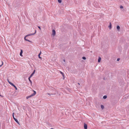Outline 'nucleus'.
I'll list each match as a JSON object with an SVG mask.
<instances>
[{"label": "nucleus", "mask_w": 129, "mask_h": 129, "mask_svg": "<svg viewBox=\"0 0 129 129\" xmlns=\"http://www.w3.org/2000/svg\"><path fill=\"white\" fill-rule=\"evenodd\" d=\"M36 33V31H35V32L34 33L30 34L27 35H26L24 37V40H25L26 41H28L30 42H32L31 41H30L29 40L26 39V38L28 36L33 35H34Z\"/></svg>", "instance_id": "f257e3e1"}, {"label": "nucleus", "mask_w": 129, "mask_h": 129, "mask_svg": "<svg viewBox=\"0 0 129 129\" xmlns=\"http://www.w3.org/2000/svg\"><path fill=\"white\" fill-rule=\"evenodd\" d=\"M34 91V93L31 94V95H29L28 96L26 97V99H29V98H30L32 96H34L36 94V92L34 90H33Z\"/></svg>", "instance_id": "f03ea898"}, {"label": "nucleus", "mask_w": 129, "mask_h": 129, "mask_svg": "<svg viewBox=\"0 0 129 129\" xmlns=\"http://www.w3.org/2000/svg\"><path fill=\"white\" fill-rule=\"evenodd\" d=\"M87 125L85 123H84V129H87Z\"/></svg>", "instance_id": "7ed1b4c3"}, {"label": "nucleus", "mask_w": 129, "mask_h": 129, "mask_svg": "<svg viewBox=\"0 0 129 129\" xmlns=\"http://www.w3.org/2000/svg\"><path fill=\"white\" fill-rule=\"evenodd\" d=\"M55 31L53 29L52 30V35L53 36H54L55 35Z\"/></svg>", "instance_id": "20e7f679"}, {"label": "nucleus", "mask_w": 129, "mask_h": 129, "mask_svg": "<svg viewBox=\"0 0 129 129\" xmlns=\"http://www.w3.org/2000/svg\"><path fill=\"white\" fill-rule=\"evenodd\" d=\"M22 53H23L22 50V49H21V51H20V55L21 56H22Z\"/></svg>", "instance_id": "39448f33"}, {"label": "nucleus", "mask_w": 129, "mask_h": 129, "mask_svg": "<svg viewBox=\"0 0 129 129\" xmlns=\"http://www.w3.org/2000/svg\"><path fill=\"white\" fill-rule=\"evenodd\" d=\"M41 51H40V53H39V54L38 55V57H39L40 58V59H41L42 58L41 57H40V55H41Z\"/></svg>", "instance_id": "423d86ee"}, {"label": "nucleus", "mask_w": 129, "mask_h": 129, "mask_svg": "<svg viewBox=\"0 0 129 129\" xmlns=\"http://www.w3.org/2000/svg\"><path fill=\"white\" fill-rule=\"evenodd\" d=\"M108 27H109L110 29H111L112 28V25L111 23L110 22V25Z\"/></svg>", "instance_id": "0eeeda50"}, {"label": "nucleus", "mask_w": 129, "mask_h": 129, "mask_svg": "<svg viewBox=\"0 0 129 129\" xmlns=\"http://www.w3.org/2000/svg\"><path fill=\"white\" fill-rule=\"evenodd\" d=\"M101 59V57H99V58L98 59V62H100Z\"/></svg>", "instance_id": "6e6552de"}, {"label": "nucleus", "mask_w": 129, "mask_h": 129, "mask_svg": "<svg viewBox=\"0 0 129 129\" xmlns=\"http://www.w3.org/2000/svg\"><path fill=\"white\" fill-rule=\"evenodd\" d=\"M14 120L16 121V122L18 124H19V122L18 120L16 118L14 119Z\"/></svg>", "instance_id": "1a4fd4ad"}, {"label": "nucleus", "mask_w": 129, "mask_h": 129, "mask_svg": "<svg viewBox=\"0 0 129 129\" xmlns=\"http://www.w3.org/2000/svg\"><path fill=\"white\" fill-rule=\"evenodd\" d=\"M117 28L119 31L120 30V27L119 25H117Z\"/></svg>", "instance_id": "9d476101"}, {"label": "nucleus", "mask_w": 129, "mask_h": 129, "mask_svg": "<svg viewBox=\"0 0 129 129\" xmlns=\"http://www.w3.org/2000/svg\"><path fill=\"white\" fill-rule=\"evenodd\" d=\"M9 83L12 86H14V85L11 82H9Z\"/></svg>", "instance_id": "9b49d317"}, {"label": "nucleus", "mask_w": 129, "mask_h": 129, "mask_svg": "<svg viewBox=\"0 0 129 129\" xmlns=\"http://www.w3.org/2000/svg\"><path fill=\"white\" fill-rule=\"evenodd\" d=\"M30 78H28V80H29V81L30 82V83L31 84L32 83V81H31V80H30Z\"/></svg>", "instance_id": "f8f14e48"}, {"label": "nucleus", "mask_w": 129, "mask_h": 129, "mask_svg": "<svg viewBox=\"0 0 129 129\" xmlns=\"http://www.w3.org/2000/svg\"><path fill=\"white\" fill-rule=\"evenodd\" d=\"M60 73H61V74H62V75L63 77H64V75L63 73L62 72H61V71H60Z\"/></svg>", "instance_id": "ddd939ff"}, {"label": "nucleus", "mask_w": 129, "mask_h": 129, "mask_svg": "<svg viewBox=\"0 0 129 129\" xmlns=\"http://www.w3.org/2000/svg\"><path fill=\"white\" fill-rule=\"evenodd\" d=\"M101 107L102 109H103L104 108V106L102 105H101Z\"/></svg>", "instance_id": "4468645a"}, {"label": "nucleus", "mask_w": 129, "mask_h": 129, "mask_svg": "<svg viewBox=\"0 0 129 129\" xmlns=\"http://www.w3.org/2000/svg\"><path fill=\"white\" fill-rule=\"evenodd\" d=\"M107 98V96L106 95H104L103 97V98L105 99H106Z\"/></svg>", "instance_id": "2eb2a0df"}, {"label": "nucleus", "mask_w": 129, "mask_h": 129, "mask_svg": "<svg viewBox=\"0 0 129 129\" xmlns=\"http://www.w3.org/2000/svg\"><path fill=\"white\" fill-rule=\"evenodd\" d=\"M61 0H58V2L59 3H61Z\"/></svg>", "instance_id": "dca6fc26"}, {"label": "nucleus", "mask_w": 129, "mask_h": 129, "mask_svg": "<svg viewBox=\"0 0 129 129\" xmlns=\"http://www.w3.org/2000/svg\"><path fill=\"white\" fill-rule=\"evenodd\" d=\"M82 59H83L85 60L86 59V58L85 57H83L82 58Z\"/></svg>", "instance_id": "f3484780"}, {"label": "nucleus", "mask_w": 129, "mask_h": 129, "mask_svg": "<svg viewBox=\"0 0 129 129\" xmlns=\"http://www.w3.org/2000/svg\"><path fill=\"white\" fill-rule=\"evenodd\" d=\"M15 88V89L16 90H17V87H16V86H15V85H14V86H13Z\"/></svg>", "instance_id": "a211bd4d"}, {"label": "nucleus", "mask_w": 129, "mask_h": 129, "mask_svg": "<svg viewBox=\"0 0 129 129\" xmlns=\"http://www.w3.org/2000/svg\"><path fill=\"white\" fill-rule=\"evenodd\" d=\"M120 7L121 9H122L123 8V6H120Z\"/></svg>", "instance_id": "6ab92c4d"}, {"label": "nucleus", "mask_w": 129, "mask_h": 129, "mask_svg": "<svg viewBox=\"0 0 129 129\" xmlns=\"http://www.w3.org/2000/svg\"><path fill=\"white\" fill-rule=\"evenodd\" d=\"M35 70H34L33 71V73H32V74H34L35 73Z\"/></svg>", "instance_id": "aec40b11"}, {"label": "nucleus", "mask_w": 129, "mask_h": 129, "mask_svg": "<svg viewBox=\"0 0 129 129\" xmlns=\"http://www.w3.org/2000/svg\"><path fill=\"white\" fill-rule=\"evenodd\" d=\"M2 64L1 65H0V67H1L3 65V62L2 61Z\"/></svg>", "instance_id": "412c9836"}, {"label": "nucleus", "mask_w": 129, "mask_h": 129, "mask_svg": "<svg viewBox=\"0 0 129 129\" xmlns=\"http://www.w3.org/2000/svg\"><path fill=\"white\" fill-rule=\"evenodd\" d=\"M14 113H13V114H12V116H13V117H14Z\"/></svg>", "instance_id": "4be33fe9"}, {"label": "nucleus", "mask_w": 129, "mask_h": 129, "mask_svg": "<svg viewBox=\"0 0 129 129\" xmlns=\"http://www.w3.org/2000/svg\"><path fill=\"white\" fill-rule=\"evenodd\" d=\"M47 94L48 95H49L50 96V93H47Z\"/></svg>", "instance_id": "5701e85b"}, {"label": "nucleus", "mask_w": 129, "mask_h": 129, "mask_svg": "<svg viewBox=\"0 0 129 129\" xmlns=\"http://www.w3.org/2000/svg\"><path fill=\"white\" fill-rule=\"evenodd\" d=\"M32 76H33V75H32L31 74L29 77V78H31L32 77Z\"/></svg>", "instance_id": "b1692460"}, {"label": "nucleus", "mask_w": 129, "mask_h": 129, "mask_svg": "<svg viewBox=\"0 0 129 129\" xmlns=\"http://www.w3.org/2000/svg\"><path fill=\"white\" fill-rule=\"evenodd\" d=\"M38 28L40 29V30L41 29V28H40V26H38Z\"/></svg>", "instance_id": "393cba45"}, {"label": "nucleus", "mask_w": 129, "mask_h": 129, "mask_svg": "<svg viewBox=\"0 0 129 129\" xmlns=\"http://www.w3.org/2000/svg\"><path fill=\"white\" fill-rule=\"evenodd\" d=\"M120 60V58H118L117 59V61H118L119 60Z\"/></svg>", "instance_id": "a878e982"}, {"label": "nucleus", "mask_w": 129, "mask_h": 129, "mask_svg": "<svg viewBox=\"0 0 129 129\" xmlns=\"http://www.w3.org/2000/svg\"><path fill=\"white\" fill-rule=\"evenodd\" d=\"M8 82L9 83V82H10V81H9V80L8 79Z\"/></svg>", "instance_id": "bb28decb"}, {"label": "nucleus", "mask_w": 129, "mask_h": 129, "mask_svg": "<svg viewBox=\"0 0 129 129\" xmlns=\"http://www.w3.org/2000/svg\"><path fill=\"white\" fill-rule=\"evenodd\" d=\"M13 119H14H14H15V118H15L14 117H13Z\"/></svg>", "instance_id": "cd10ccee"}, {"label": "nucleus", "mask_w": 129, "mask_h": 129, "mask_svg": "<svg viewBox=\"0 0 129 129\" xmlns=\"http://www.w3.org/2000/svg\"><path fill=\"white\" fill-rule=\"evenodd\" d=\"M78 84H79V85H80V84L79 83H78Z\"/></svg>", "instance_id": "c85d7f7f"}, {"label": "nucleus", "mask_w": 129, "mask_h": 129, "mask_svg": "<svg viewBox=\"0 0 129 129\" xmlns=\"http://www.w3.org/2000/svg\"><path fill=\"white\" fill-rule=\"evenodd\" d=\"M63 61H65V60L64 59V60H63Z\"/></svg>", "instance_id": "c756f323"}, {"label": "nucleus", "mask_w": 129, "mask_h": 129, "mask_svg": "<svg viewBox=\"0 0 129 129\" xmlns=\"http://www.w3.org/2000/svg\"><path fill=\"white\" fill-rule=\"evenodd\" d=\"M31 74L32 75H34L33 74H32V73Z\"/></svg>", "instance_id": "7c9ffc66"}, {"label": "nucleus", "mask_w": 129, "mask_h": 129, "mask_svg": "<svg viewBox=\"0 0 129 129\" xmlns=\"http://www.w3.org/2000/svg\"><path fill=\"white\" fill-rule=\"evenodd\" d=\"M1 96V95H0V96Z\"/></svg>", "instance_id": "2f4dec72"}]
</instances>
